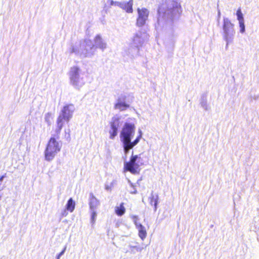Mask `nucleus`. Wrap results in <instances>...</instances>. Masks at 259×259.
<instances>
[{
	"label": "nucleus",
	"instance_id": "15",
	"mask_svg": "<svg viewBox=\"0 0 259 259\" xmlns=\"http://www.w3.org/2000/svg\"><path fill=\"white\" fill-rule=\"evenodd\" d=\"M75 206V201L73 200L72 198H70L67 201L66 205V209L70 212H72L74 210Z\"/></svg>",
	"mask_w": 259,
	"mask_h": 259
},
{
	"label": "nucleus",
	"instance_id": "21",
	"mask_svg": "<svg viewBox=\"0 0 259 259\" xmlns=\"http://www.w3.org/2000/svg\"><path fill=\"white\" fill-rule=\"evenodd\" d=\"M70 130L69 128H67V129H65V134H64V137L66 138H68L69 137V136H70Z\"/></svg>",
	"mask_w": 259,
	"mask_h": 259
},
{
	"label": "nucleus",
	"instance_id": "1",
	"mask_svg": "<svg viewBox=\"0 0 259 259\" xmlns=\"http://www.w3.org/2000/svg\"><path fill=\"white\" fill-rule=\"evenodd\" d=\"M135 133V126L133 123H125L120 133V138L123 144L124 151L127 153L130 149H132L140 141L142 138V132L140 131L139 135L133 141L131 142Z\"/></svg>",
	"mask_w": 259,
	"mask_h": 259
},
{
	"label": "nucleus",
	"instance_id": "6",
	"mask_svg": "<svg viewBox=\"0 0 259 259\" xmlns=\"http://www.w3.org/2000/svg\"><path fill=\"white\" fill-rule=\"evenodd\" d=\"M138 16L136 21V25L139 27L144 25L149 16V11L145 8H138Z\"/></svg>",
	"mask_w": 259,
	"mask_h": 259
},
{
	"label": "nucleus",
	"instance_id": "3",
	"mask_svg": "<svg viewBox=\"0 0 259 259\" xmlns=\"http://www.w3.org/2000/svg\"><path fill=\"white\" fill-rule=\"evenodd\" d=\"M144 164V161L142 154L132 155L130 161L125 163L124 169L132 174H138L140 170V166Z\"/></svg>",
	"mask_w": 259,
	"mask_h": 259
},
{
	"label": "nucleus",
	"instance_id": "13",
	"mask_svg": "<svg viewBox=\"0 0 259 259\" xmlns=\"http://www.w3.org/2000/svg\"><path fill=\"white\" fill-rule=\"evenodd\" d=\"M119 6L128 13H132L133 10V2L131 1L126 3H120Z\"/></svg>",
	"mask_w": 259,
	"mask_h": 259
},
{
	"label": "nucleus",
	"instance_id": "11",
	"mask_svg": "<svg viewBox=\"0 0 259 259\" xmlns=\"http://www.w3.org/2000/svg\"><path fill=\"white\" fill-rule=\"evenodd\" d=\"M234 25L227 18L224 19L223 29L226 35H228L230 32L233 31Z\"/></svg>",
	"mask_w": 259,
	"mask_h": 259
},
{
	"label": "nucleus",
	"instance_id": "17",
	"mask_svg": "<svg viewBox=\"0 0 259 259\" xmlns=\"http://www.w3.org/2000/svg\"><path fill=\"white\" fill-rule=\"evenodd\" d=\"M95 42L98 45L99 47L104 49L106 47V44L102 41V38L100 35H97L94 38Z\"/></svg>",
	"mask_w": 259,
	"mask_h": 259
},
{
	"label": "nucleus",
	"instance_id": "2",
	"mask_svg": "<svg viewBox=\"0 0 259 259\" xmlns=\"http://www.w3.org/2000/svg\"><path fill=\"white\" fill-rule=\"evenodd\" d=\"M72 105H67L63 107L57 119V125L55 130L54 136L58 138L61 131L66 123H68L72 118L73 109L71 108Z\"/></svg>",
	"mask_w": 259,
	"mask_h": 259
},
{
	"label": "nucleus",
	"instance_id": "12",
	"mask_svg": "<svg viewBox=\"0 0 259 259\" xmlns=\"http://www.w3.org/2000/svg\"><path fill=\"white\" fill-rule=\"evenodd\" d=\"M136 228L138 230V235L140 238L144 240L147 237V231L144 226L141 224L136 223Z\"/></svg>",
	"mask_w": 259,
	"mask_h": 259
},
{
	"label": "nucleus",
	"instance_id": "8",
	"mask_svg": "<svg viewBox=\"0 0 259 259\" xmlns=\"http://www.w3.org/2000/svg\"><path fill=\"white\" fill-rule=\"evenodd\" d=\"M78 75L79 68L76 66L71 67L70 73V78L72 84L77 85V82L78 79Z\"/></svg>",
	"mask_w": 259,
	"mask_h": 259
},
{
	"label": "nucleus",
	"instance_id": "22",
	"mask_svg": "<svg viewBox=\"0 0 259 259\" xmlns=\"http://www.w3.org/2000/svg\"><path fill=\"white\" fill-rule=\"evenodd\" d=\"M63 251H62V252H61L60 253V254H59V255H61V254L63 253Z\"/></svg>",
	"mask_w": 259,
	"mask_h": 259
},
{
	"label": "nucleus",
	"instance_id": "20",
	"mask_svg": "<svg viewBox=\"0 0 259 259\" xmlns=\"http://www.w3.org/2000/svg\"><path fill=\"white\" fill-rule=\"evenodd\" d=\"M51 119H52V114L48 112L45 115V120L47 122L50 123Z\"/></svg>",
	"mask_w": 259,
	"mask_h": 259
},
{
	"label": "nucleus",
	"instance_id": "16",
	"mask_svg": "<svg viewBox=\"0 0 259 259\" xmlns=\"http://www.w3.org/2000/svg\"><path fill=\"white\" fill-rule=\"evenodd\" d=\"M123 203H121L119 206L115 207V213L118 216L122 215L125 212V209L123 206Z\"/></svg>",
	"mask_w": 259,
	"mask_h": 259
},
{
	"label": "nucleus",
	"instance_id": "7",
	"mask_svg": "<svg viewBox=\"0 0 259 259\" xmlns=\"http://www.w3.org/2000/svg\"><path fill=\"white\" fill-rule=\"evenodd\" d=\"M110 129L109 131L110 138L113 139L117 135L118 128L119 126V119L118 117H113L110 122Z\"/></svg>",
	"mask_w": 259,
	"mask_h": 259
},
{
	"label": "nucleus",
	"instance_id": "9",
	"mask_svg": "<svg viewBox=\"0 0 259 259\" xmlns=\"http://www.w3.org/2000/svg\"><path fill=\"white\" fill-rule=\"evenodd\" d=\"M236 15L237 19L239 21V27L240 28V31L241 33H243L245 31V25L243 14L242 13L241 8H238L236 12Z\"/></svg>",
	"mask_w": 259,
	"mask_h": 259
},
{
	"label": "nucleus",
	"instance_id": "4",
	"mask_svg": "<svg viewBox=\"0 0 259 259\" xmlns=\"http://www.w3.org/2000/svg\"><path fill=\"white\" fill-rule=\"evenodd\" d=\"M169 15V18L172 19L176 15H180L182 12V8L180 4L177 2H174L172 7L166 9L164 5L161 4L158 6L157 9V15L158 19L163 18L166 14Z\"/></svg>",
	"mask_w": 259,
	"mask_h": 259
},
{
	"label": "nucleus",
	"instance_id": "18",
	"mask_svg": "<svg viewBox=\"0 0 259 259\" xmlns=\"http://www.w3.org/2000/svg\"><path fill=\"white\" fill-rule=\"evenodd\" d=\"M150 203L151 205L154 206V208L156 210L158 203V196L152 195L150 197Z\"/></svg>",
	"mask_w": 259,
	"mask_h": 259
},
{
	"label": "nucleus",
	"instance_id": "14",
	"mask_svg": "<svg viewBox=\"0 0 259 259\" xmlns=\"http://www.w3.org/2000/svg\"><path fill=\"white\" fill-rule=\"evenodd\" d=\"M130 105L125 102L119 100L114 105V108L120 111H123L129 108Z\"/></svg>",
	"mask_w": 259,
	"mask_h": 259
},
{
	"label": "nucleus",
	"instance_id": "19",
	"mask_svg": "<svg viewBox=\"0 0 259 259\" xmlns=\"http://www.w3.org/2000/svg\"><path fill=\"white\" fill-rule=\"evenodd\" d=\"M92 214H91V222L93 224L95 222L96 218L97 216V213L94 210H92Z\"/></svg>",
	"mask_w": 259,
	"mask_h": 259
},
{
	"label": "nucleus",
	"instance_id": "5",
	"mask_svg": "<svg viewBox=\"0 0 259 259\" xmlns=\"http://www.w3.org/2000/svg\"><path fill=\"white\" fill-rule=\"evenodd\" d=\"M55 133L53 137L49 140L45 152V158L48 161L52 160L56 156V154L60 151L61 146L58 142L56 141V139H59L56 136H54Z\"/></svg>",
	"mask_w": 259,
	"mask_h": 259
},
{
	"label": "nucleus",
	"instance_id": "10",
	"mask_svg": "<svg viewBox=\"0 0 259 259\" xmlns=\"http://www.w3.org/2000/svg\"><path fill=\"white\" fill-rule=\"evenodd\" d=\"M99 200L95 196L93 193L90 194L89 206L91 210H94L99 205Z\"/></svg>",
	"mask_w": 259,
	"mask_h": 259
}]
</instances>
